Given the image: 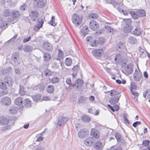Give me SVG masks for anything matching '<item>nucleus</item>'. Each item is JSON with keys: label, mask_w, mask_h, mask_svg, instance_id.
I'll return each instance as SVG.
<instances>
[{"label": "nucleus", "mask_w": 150, "mask_h": 150, "mask_svg": "<svg viewBox=\"0 0 150 150\" xmlns=\"http://www.w3.org/2000/svg\"><path fill=\"white\" fill-rule=\"evenodd\" d=\"M38 12L37 11H33L30 13V16L33 21H35L36 19H38V23L34 27V29L35 30H38L42 27L44 22L41 19H38Z\"/></svg>", "instance_id": "nucleus-1"}, {"label": "nucleus", "mask_w": 150, "mask_h": 150, "mask_svg": "<svg viewBox=\"0 0 150 150\" xmlns=\"http://www.w3.org/2000/svg\"><path fill=\"white\" fill-rule=\"evenodd\" d=\"M129 13L134 19H137L139 17H143L146 16L145 11L142 9L138 10L136 12L130 11Z\"/></svg>", "instance_id": "nucleus-2"}, {"label": "nucleus", "mask_w": 150, "mask_h": 150, "mask_svg": "<svg viewBox=\"0 0 150 150\" xmlns=\"http://www.w3.org/2000/svg\"><path fill=\"white\" fill-rule=\"evenodd\" d=\"M72 23L76 26L79 25L82 23V19L78 15L74 14L71 16Z\"/></svg>", "instance_id": "nucleus-3"}, {"label": "nucleus", "mask_w": 150, "mask_h": 150, "mask_svg": "<svg viewBox=\"0 0 150 150\" xmlns=\"http://www.w3.org/2000/svg\"><path fill=\"white\" fill-rule=\"evenodd\" d=\"M89 133L88 130L85 128L81 129L78 132V135L79 138L84 139L87 136Z\"/></svg>", "instance_id": "nucleus-4"}, {"label": "nucleus", "mask_w": 150, "mask_h": 150, "mask_svg": "<svg viewBox=\"0 0 150 150\" xmlns=\"http://www.w3.org/2000/svg\"><path fill=\"white\" fill-rule=\"evenodd\" d=\"M86 39L87 42H90V45L91 46L95 47L97 45V43L95 39V37L88 36L86 37Z\"/></svg>", "instance_id": "nucleus-5"}, {"label": "nucleus", "mask_w": 150, "mask_h": 150, "mask_svg": "<svg viewBox=\"0 0 150 150\" xmlns=\"http://www.w3.org/2000/svg\"><path fill=\"white\" fill-rule=\"evenodd\" d=\"M103 52V50L101 49H96L92 52L93 55L96 58L100 57Z\"/></svg>", "instance_id": "nucleus-6"}, {"label": "nucleus", "mask_w": 150, "mask_h": 150, "mask_svg": "<svg viewBox=\"0 0 150 150\" xmlns=\"http://www.w3.org/2000/svg\"><path fill=\"white\" fill-rule=\"evenodd\" d=\"M133 77L135 81L137 82L139 81L141 77V73L136 70L133 74Z\"/></svg>", "instance_id": "nucleus-7"}, {"label": "nucleus", "mask_w": 150, "mask_h": 150, "mask_svg": "<svg viewBox=\"0 0 150 150\" xmlns=\"http://www.w3.org/2000/svg\"><path fill=\"white\" fill-rule=\"evenodd\" d=\"M104 145V144L102 143L100 141H97L94 145L93 148L94 149L98 150H101Z\"/></svg>", "instance_id": "nucleus-8"}, {"label": "nucleus", "mask_w": 150, "mask_h": 150, "mask_svg": "<svg viewBox=\"0 0 150 150\" xmlns=\"http://www.w3.org/2000/svg\"><path fill=\"white\" fill-rule=\"evenodd\" d=\"M91 135L98 139L99 138L100 133L95 128L92 129L91 132Z\"/></svg>", "instance_id": "nucleus-9"}, {"label": "nucleus", "mask_w": 150, "mask_h": 150, "mask_svg": "<svg viewBox=\"0 0 150 150\" xmlns=\"http://www.w3.org/2000/svg\"><path fill=\"white\" fill-rule=\"evenodd\" d=\"M68 120V118L66 117H59L58 120V125L61 126L62 125L65 124Z\"/></svg>", "instance_id": "nucleus-10"}, {"label": "nucleus", "mask_w": 150, "mask_h": 150, "mask_svg": "<svg viewBox=\"0 0 150 150\" xmlns=\"http://www.w3.org/2000/svg\"><path fill=\"white\" fill-rule=\"evenodd\" d=\"M89 25L91 29L93 30H95L99 27V24L95 20L90 22Z\"/></svg>", "instance_id": "nucleus-11"}, {"label": "nucleus", "mask_w": 150, "mask_h": 150, "mask_svg": "<svg viewBox=\"0 0 150 150\" xmlns=\"http://www.w3.org/2000/svg\"><path fill=\"white\" fill-rule=\"evenodd\" d=\"M133 67L132 65L129 64L127 65V66L125 67V70L126 73L127 74H132L133 71V69H132Z\"/></svg>", "instance_id": "nucleus-12"}, {"label": "nucleus", "mask_w": 150, "mask_h": 150, "mask_svg": "<svg viewBox=\"0 0 150 150\" xmlns=\"http://www.w3.org/2000/svg\"><path fill=\"white\" fill-rule=\"evenodd\" d=\"M20 15L19 12L17 10H13L11 12V16L14 19H17Z\"/></svg>", "instance_id": "nucleus-13"}, {"label": "nucleus", "mask_w": 150, "mask_h": 150, "mask_svg": "<svg viewBox=\"0 0 150 150\" xmlns=\"http://www.w3.org/2000/svg\"><path fill=\"white\" fill-rule=\"evenodd\" d=\"M93 137L87 138L84 141V143L86 145L88 146H91L93 145Z\"/></svg>", "instance_id": "nucleus-14"}, {"label": "nucleus", "mask_w": 150, "mask_h": 150, "mask_svg": "<svg viewBox=\"0 0 150 150\" xmlns=\"http://www.w3.org/2000/svg\"><path fill=\"white\" fill-rule=\"evenodd\" d=\"M9 122L8 119L4 117H1L0 118V124L2 125H7Z\"/></svg>", "instance_id": "nucleus-15"}, {"label": "nucleus", "mask_w": 150, "mask_h": 150, "mask_svg": "<svg viewBox=\"0 0 150 150\" xmlns=\"http://www.w3.org/2000/svg\"><path fill=\"white\" fill-rule=\"evenodd\" d=\"M18 57V54L15 53L11 57L12 60L16 64H19L20 62L18 61V59L17 58Z\"/></svg>", "instance_id": "nucleus-16"}, {"label": "nucleus", "mask_w": 150, "mask_h": 150, "mask_svg": "<svg viewBox=\"0 0 150 150\" xmlns=\"http://www.w3.org/2000/svg\"><path fill=\"white\" fill-rule=\"evenodd\" d=\"M43 46L44 49L48 51H50L52 49V45L48 42H45L43 44Z\"/></svg>", "instance_id": "nucleus-17"}, {"label": "nucleus", "mask_w": 150, "mask_h": 150, "mask_svg": "<svg viewBox=\"0 0 150 150\" xmlns=\"http://www.w3.org/2000/svg\"><path fill=\"white\" fill-rule=\"evenodd\" d=\"M81 35L83 38L88 33L87 27L86 26H84L81 30Z\"/></svg>", "instance_id": "nucleus-18"}, {"label": "nucleus", "mask_w": 150, "mask_h": 150, "mask_svg": "<svg viewBox=\"0 0 150 150\" xmlns=\"http://www.w3.org/2000/svg\"><path fill=\"white\" fill-rule=\"evenodd\" d=\"M122 59V56L120 54H118L115 55L114 60L116 64H118L121 62Z\"/></svg>", "instance_id": "nucleus-19"}, {"label": "nucleus", "mask_w": 150, "mask_h": 150, "mask_svg": "<svg viewBox=\"0 0 150 150\" xmlns=\"http://www.w3.org/2000/svg\"><path fill=\"white\" fill-rule=\"evenodd\" d=\"M120 96H117L115 97H113L109 100V102L110 103H118Z\"/></svg>", "instance_id": "nucleus-20"}, {"label": "nucleus", "mask_w": 150, "mask_h": 150, "mask_svg": "<svg viewBox=\"0 0 150 150\" xmlns=\"http://www.w3.org/2000/svg\"><path fill=\"white\" fill-rule=\"evenodd\" d=\"M128 41L131 44H134L137 43V40L134 37L130 36L128 38Z\"/></svg>", "instance_id": "nucleus-21"}, {"label": "nucleus", "mask_w": 150, "mask_h": 150, "mask_svg": "<svg viewBox=\"0 0 150 150\" xmlns=\"http://www.w3.org/2000/svg\"><path fill=\"white\" fill-rule=\"evenodd\" d=\"M0 102L2 103H10L11 100L9 98L6 97L1 98Z\"/></svg>", "instance_id": "nucleus-22"}, {"label": "nucleus", "mask_w": 150, "mask_h": 150, "mask_svg": "<svg viewBox=\"0 0 150 150\" xmlns=\"http://www.w3.org/2000/svg\"><path fill=\"white\" fill-rule=\"evenodd\" d=\"M77 83L78 84V85L76 86V89L77 91L79 92L81 91V85H82L83 83V81L81 80L78 79L77 80Z\"/></svg>", "instance_id": "nucleus-23"}, {"label": "nucleus", "mask_w": 150, "mask_h": 150, "mask_svg": "<svg viewBox=\"0 0 150 150\" xmlns=\"http://www.w3.org/2000/svg\"><path fill=\"white\" fill-rule=\"evenodd\" d=\"M19 93L21 96L24 95L26 93V91L24 90V87L23 86L19 85Z\"/></svg>", "instance_id": "nucleus-24"}, {"label": "nucleus", "mask_w": 150, "mask_h": 150, "mask_svg": "<svg viewBox=\"0 0 150 150\" xmlns=\"http://www.w3.org/2000/svg\"><path fill=\"white\" fill-rule=\"evenodd\" d=\"M11 129V126L9 125L6 126L2 127L0 129V130L1 132H3Z\"/></svg>", "instance_id": "nucleus-25"}, {"label": "nucleus", "mask_w": 150, "mask_h": 150, "mask_svg": "<svg viewBox=\"0 0 150 150\" xmlns=\"http://www.w3.org/2000/svg\"><path fill=\"white\" fill-rule=\"evenodd\" d=\"M23 50L25 52H29L32 51V47L30 46H25L23 48Z\"/></svg>", "instance_id": "nucleus-26"}, {"label": "nucleus", "mask_w": 150, "mask_h": 150, "mask_svg": "<svg viewBox=\"0 0 150 150\" xmlns=\"http://www.w3.org/2000/svg\"><path fill=\"white\" fill-rule=\"evenodd\" d=\"M81 119L83 121L85 122H89L90 120V118L86 115H83L81 117Z\"/></svg>", "instance_id": "nucleus-27"}, {"label": "nucleus", "mask_w": 150, "mask_h": 150, "mask_svg": "<svg viewBox=\"0 0 150 150\" xmlns=\"http://www.w3.org/2000/svg\"><path fill=\"white\" fill-rule=\"evenodd\" d=\"M72 63V59L70 58H67L65 61V64L67 66H69Z\"/></svg>", "instance_id": "nucleus-28"}, {"label": "nucleus", "mask_w": 150, "mask_h": 150, "mask_svg": "<svg viewBox=\"0 0 150 150\" xmlns=\"http://www.w3.org/2000/svg\"><path fill=\"white\" fill-rule=\"evenodd\" d=\"M110 95L113 97H115L117 96H120L118 92L114 90H112L110 91Z\"/></svg>", "instance_id": "nucleus-29"}, {"label": "nucleus", "mask_w": 150, "mask_h": 150, "mask_svg": "<svg viewBox=\"0 0 150 150\" xmlns=\"http://www.w3.org/2000/svg\"><path fill=\"white\" fill-rule=\"evenodd\" d=\"M141 33V30L139 28H136L133 31V34L137 36L139 35Z\"/></svg>", "instance_id": "nucleus-30"}, {"label": "nucleus", "mask_w": 150, "mask_h": 150, "mask_svg": "<svg viewBox=\"0 0 150 150\" xmlns=\"http://www.w3.org/2000/svg\"><path fill=\"white\" fill-rule=\"evenodd\" d=\"M43 56L44 60L45 61H48L50 59L51 57L50 54H49L47 53H45L44 54Z\"/></svg>", "instance_id": "nucleus-31"}, {"label": "nucleus", "mask_w": 150, "mask_h": 150, "mask_svg": "<svg viewBox=\"0 0 150 150\" xmlns=\"http://www.w3.org/2000/svg\"><path fill=\"white\" fill-rule=\"evenodd\" d=\"M132 30L130 26L127 25L125 26L123 29V31L125 33H129Z\"/></svg>", "instance_id": "nucleus-32"}, {"label": "nucleus", "mask_w": 150, "mask_h": 150, "mask_svg": "<svg viewBox=\"0 0 150 150\" xmlns=\"http://www.w3.org/2000/svg\"><path fill=\"white\" fill-rule=\"evenodd\" d=\"M18 110L17 107H13L9 110V112L11 114H15L17 112Z\"/></svg>", "instance_id": "nucleus-33"}, {"label": "nucleus", "mask_w": 150, "mask_h": 150, "mask_svg": "<svg viewBox=\"0 0 150 150\" xmlns=\"http://www.w3.org/2000/svg\"><path fill=\"white\" fill-rule=\"evenodd\" d=\"M11 13L10 10L9 9H6L4 10L3 12V15L5 17H8L11 15Z\"/></svg>", "instance_id": "nucleus-34"}, {"label": "nucleus", "mask_w": 150, "mask_h": 150, "mask_svg": "<svg viewBox=\"0 0 150 150\" xmlns=\"http://www.w3.org/2000/svg\"><path fill=\"white\" fill-rule=\"evenodd\" d=\"M47 91L49 93H52L54 90V88L53 86L52 85H49L47 88Z\"/></svg>", "instance_id": "nucleus-35"}, {"label": "nucleus", "mask_w": 150, "mask_h": 150, "mask_svg": "<svg viewBox=\"0 0 150 150\" xmlns=\"http://www.w3.org/2000/svg\"><path fill=\"white\" fill-rule=\"evenodd\" d=\"M115 137L118 142H120L121 141L122 138L121 135L120 133L117 132L115 133Z\"/></svg>", "instance_id": "nucleus-36"}, {"label": "nucleus", "mask_w": 150, "mask_h": 150, "mask_svg": "<svg viewBox=\"0 0 150 150\" xmlns=\"http://www.w3.org/2000/svg\"><path fill=\"white\" fill-rule=\"evenodd\" d=\"M64 56L63 53L62 51L61 50H59V51L58 54V57L57 59L60 60L61 59H62Z\"/></svg>", "instance_id": "nucleus-37"}, {"label": "nucleus", "mask_w": 150, "mask_h": 150, "mask_svg": "<svg viewBox=\"0 0 150 150\" xmlns=\"http://www.w3.org/2000/svg\"><path fill=\"white\" fill-rule=\"evenodd\" d=\"M108 150H122V148L120 146H111L109 149Z\"/></svg>", "instance_id": "nucleus-38"}, {"label": "nucleus", "mask_w": 150, "mask_h": 150, "mask_svg": "<svg viewBox=\"0 0 150 150\" xmlns=\"http://www.w3.org/2000/svg\"><path fill=\"white\" fill-rule=\"evenodd\" d=\"M41 97V96L40 94H37L32 97L33 100L35 101H38L40 100Z\"/></svg>", "instance_id": "nucleus-39"}, {"label": "nucleus", "mask_w": 150, "mask_h": 150, "mask_svg": "<svg viewBox=\"0 0 150 150\" xmlns=\"http://www.w3.org/2000/svg\"><path fill=\"white\" fill-rule=\"evenodd\" d=\"M128 117V115L127 113L124 114L123 115V119L125 123L129 124L130 123L127 119Z\"/></svg>", "instance_id": "nucleus-40"}, {"label": "nucleus", "mask_w": 150, "mask_h": 150, "mask_svg": "<svg viewBox=\"0 0 150 150\" xmlns=\"http://www.w3.org/2000/svg\"><path fill=\"white\" fill-rule=\"evenodd\" d=\"M55 17L54 16H52L51 17V20L50 22V24L52 25L55 26L56 25V23L54 22Z\"/></svg>", "instance_id": "nucleus-41"}, {"label": "nucleus", "mask_w": 150, "mask_h": 150, "mask_svg": "<svg viewBox=\"0 0 150 150\" xmlns=\"http://www.w3.org/2000/svg\"><path fill=\"white\" fill-rule=\"evenodd\" d=\"M117 10H118V11L120 12H122L123 15H124L127 16L129 14V12L126 10L124 11L123 10H121V9L119 8L118 6H117Z\"/></svg>", "instance_id": "nucleus-42"}, {"label": "nucleus", "mask_w": 150, "mask_h": 150, "mask_svg": "<svg viewBox=\"0 0 150 150\" xmlns=\"http://www.w3.org/2000/svg\"><path fill=\"white\" fill-rule=\"evenodd\" d=\"M46 76H49L51 75L52 74V72L49 69L46 70L44 72Z\"/></svg>", "instance_id": "nucleus-43"}, {"label": "nucleus", "mask_w": 150, "mask_h": 150, "mask_svg": "<svg viewBox=\"0 0 150 150\" xmlns=\"http://www.w3.org/2000/svg\"><path fill=\"white\" fill-rule=\"evenodd\" d=\"M150 143V141L149 140H145L142 142V144L145 146H147L149 145Z\"/></svg>", "instance_id": "nucleus-44"}, {"label": "nucleus", "mask_w": 150, "mask_h": 150, "mask_svg": "<svg viewBox=\"0 0 150 150\" xmlns=\"http://www.w3.org/2000/svg\"><path fill=\"white\" fill-rule=\"evenodd\" d=\"M22 98L21 97H18L16 99L15 103H22Z\"/></svg>", "instance_id": "nucleus-45"}, {"label": "nucleus", "mask_w": 150, "mask_h": 150, "mask_svg": "<svg viewBox=\"0 0 150 150\" xmlns=\"http://www.w3.org/2000/svg\"><path fill=\"white\" fill-rule=\"evenodd\" d=\"M136 85L133 83H131L130 89L131 90H135L137 88Z\"/></svg>", "instance_id": "nucleus-46"}, {"label": "nucleus", "mask_w": 150, "mask_h": 150, "mask_svg": "<svg viewBox=\"0 0 150 150\" xmlns=\"http://www.w3.org/2000/svg\"><path fill=\"white\" fill-rule=\"evenodd\" d=\"M89 16L93 19H97L98 18V15L96 13H92L90 14Z\"/></svg>", "instance_id": "nucleus-47"}, {"label": "nucleus", "mask_w": 150, "mask_h": 150, "mask_svg": "<svg viewBox=\"0 0 150 150\" xmlns=\"http://www.w3.org/2000/svg\"><path fill=\"white\" fill-rule=\"evenodd\" d=\"M105 28L107 31L109 32L110 33H112L113 32V29L110 27V26H105Z\"/></svg>", "instance_id": "nucleus-48"}, {"label": "nucleus", "mask_w": 150, "mask_h": 150, "mask_svg": "<svg viewBox=\"0 0 150 150\" xmlns=\"http://www.w3.org/2000/svg\"><path fill=\"white\" fill-rule=\"evenodd\" d=\"M59 80V79L58 77H55L53 78L51 80L52 83H56Z\"/></svg>", "instance_id": "nucleus-49"}, {"label": "nucleus", "mask_w": 150, "mask_h": 150, "mask_svg": "<svg viewBox=\"0 0 150 150\" xmlns=\"http://www.w3.org/2000/svg\"><path fill=\"white\" fill-rule=\"evenodd\" d=\"M105 40L104 38H100L98 39V42L100 44H102L105 42Z\"/></svg>", "instance_id": "nucleus-50"}, {"label": "nucleus", "mask_w": 150, "mask_h": 150, "mask_svg": "<svg viewBox=\"0 0 150 150\" xmlns=\"http://www.w3.org/2000/svg\"><path fill=\"white\" fill-rule=\"evenodd\" d=\"M0 88L3 89H5L6 88V84L3 82L0 83Z\"/></svg>", "instance_id": "nucleus-51"}, {"label": "nucleus", "mask_w": 150, "mask_h": 150, "mask_svg": "<svg viewBox=\"0 0 150 150\" xmlns=\"http://www.w3.org/2000/svg\"><path fill=\"white\" fill-rule=\"evenodd\" d=\"M79 69V67L77 65L74 66L72 70L74 73H76Z\"/></svg>", "instance_id": "nucleus-52"}, {"label": "nucleus", "mask_w": 150, "mask_h": 150, "mask_svg": "<svg viewBox=\"0 0 150 150\" xmlns=\"http://www.w3.org/2000/svg\"><path fill=\"white\" fill-rule=\"evenodd\" d=\"M124 21L126 22L127 25L130 24L132 22L130 18H126L124 19Z\"/></svg>", "instance_id": "nucleus-53"}, {"label": "nucleus", "mask_w": 150, "mask_h": 150, "mask_svg": "<svg viewBox=\"0 0 150 150\" xmlns=\"http://www.w3.org/2000/svg\"><path fill=\"white\" fill-rule=\"evenodd\" d=\"M113 108L114 109V112L117 111L119 109V107L118 105H116L113 106Z\"/></svg>", "instance_id": "nucleus-54"}, {"label": "nucleus", "mask_w": 150, "mask_h": 150, "mask_svg": "<svg viewBox=\"0 0 150 150\" xmlns=\"http://www.w3.org/2000/svg\"><path fill=\"white\" fill-rule=\"evenodd\" d=\"M141 122L140 121H136L134 122L133 125L132 126L134 127H136L137 125H140L141 124Z\"/></svg>", "instance_id": "nucleus-55"}, {"label": "nucleus", "mask_w": 150, "mask_h": 150, "mask_svg": "<svg viewBox=\"0 0 150 150\" xmlns=\"http://www.w3.org/2000/svg\"><path fill=\"white\" fill-rule=\"evenodd\" d=\"M31 38V37L30 36L27 38H25L23 40V42L24 43L28 42L30 40Z\"/></svg>", "instance_id": "nucleus-56"}, {"label": "nucleus", "mask_w": 150, "mask_h": 150, "mask_svg": "<svg viewBox=\"0 0 150 150\" xmlns=\"http://www.w3.org/2000/svg\"><path fill=\"white\" fill-rule=\"evenodd\" d=\"M78 101L80 103H83L85 101V99L83 96H81L79 98Z\"/></svg>", "instance_id": "nucleus-57"}, {"label": "nucleus", "mask_w": 150, "mask_h": 150, "mask_svg": "<svg viewBox=\"0 0 150 150\" xmlns=\"http://www.w3.org/2000/svg\"><path fill=\"white\" fill-rule=\"evenodd\" d=\"M66 82L68 85H70L72 84L71 80L70 78H68L67 79Z\"/></svg>", "instance_id": "nucleus-58"}, {"label": "nucleus", "mask_w": 150, "mask_h": 150, "mask_svg": "<svg viewBox=\"0 0 150 150\" xmlns=\"http://www.w3.org/2000/svg\"><path fill=\"white\" fill-rule=\"evenodd\" d=\"M26 7V6L25 4H23L20 6V10L22 11H24Z\"/></svg>", "instance_id": "nucleus-59"}, {"label": "nucleus", "mask_w": 150, "mask_h": 150, "mask_svg": "<svg viewBox=\"0 0 150 150\" xmlns=\"http://www.w3.org/2000/svg\"><path fill=\"white\" fill-rule=\"evenodd\" d=\"M130 91L132 95L136 96H138V93H136L135 91L131 90Z\"/></svg>", "instance_id": "nucleus-60"}, {"label": "nucleus", "mask_w": 150, "mask_h": 150, "mask_svg": "<svg viewBox=\"0 0 150 150\" xmlns=\"http://www.w3.org/2000/svg\"><path fill=\"white\" fill-rule=\"evenodd\" d=\"M50 98H49V97L44 96L43 97L42 100L45 101H48L50 100Z\"/></svg>", "instance_id": "nucleus-61"}, {"label": "nucleus", "mask_w": 150, "mask_h": 150, "mask_svg": "<svg viewBox=\"0 0 150 150\" xmlns=\"http://www.w3.org/2000/svg\"><path fill=\"white\" fill-rule=\"evenodd\" d=\"M15 72L18 75H19L21 74V72L19 69H16L15 70Z\"/></svg>", "instance_id": "nucleus-62"}, {"label": "nucleus", "mask_w": 150, "mask_h": 150, "mask_svg": "<svg viewBox=\"0 0 150 150\" xmlns=\"http://www.w3.org/2000/svg\"><path fill=\"white\" fill-rule=\"evenodd\" d=\"M112 4L113 5L115 8L118 5V3L117 1L112 2Z\"/></svg>", "instance_id": "nucleus-63"}, {"label": "nucleus", "mask_w": 150, "mask_h": 150, "mask_svg": "<svg viewBox=\"0 0 150 150\" xmlns=\"http://www.w3.org/2000/svg\"><path fill=\"white\" fill-rule=\"evenodd\" d=\"M43 137L42 136H40L37 139L36 141H42L43 140Z\"/></svg>", "instance_id": "nucleus-64"}]
</instances>
